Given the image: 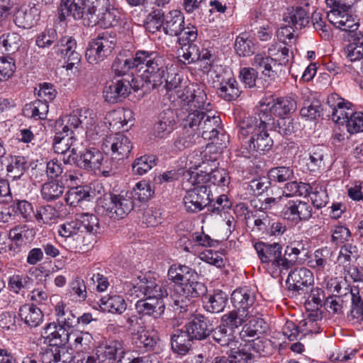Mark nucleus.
Returning a JSON list of instances; mask_svg holds the SVG:
<instances>
[{"label":"nucleus","mask_w":363,"mask_h":363,"mask_svg":"<svg viewBox=\"0 0 363 363\" xmlns=\"http://www.w3.org/2000/svg\"><path fill=\"white\" fill-rule=\"evenodd\" d=\"M177 91L181 101L178 116L182 121V124L184 123L189 114H201L203 112L213 111V105L208 100L207 94L203 86L197 84H189L182 90Z\"/></svg>","instance_id":"1"},{"label":"nucleus","mask_w":363,"mask_h":363,"mask_svg":"<svg viewBox=\"0 0 363 363\" xmlns=\"http://www.w3.org/2000/svg\"><path fill=\"white\" fill-rule=\"evenodd\" d=\"M135 69H143L142 74L145 82L156 88L161 85L165 68L166 59L159 52L147 50H138L132 57Z\"/></svg>","instance_id":"2"},{"label":"nucleus","mask_w":363,"mask_h":363,"mask_svg":"<svg viewBox=\"0 0 363 363\" xmlns=\"http://www.w3.org/2000/svg\"><path fill=\"white\" fill-rule=\"evenodd\" d=\"M182 125L197 133V137L201 135L203 139L209 140L216 138L222 130L220 116L212 111L201 114H189Z\"/></svg>","instance_id":"3"},{"label":"nucleus","mask_w":363,"mask_h":363,"mask_svg":"<svg viewBox=\"0 0 363 363\" xmlns=\"http://www.w3.org/2000/svg\"><path fill=\"white\" fill-rule=\"evenodd\" d=\"M254 248L261 263L272 277H278L287 271L281 244L257 242Z\"/></svg>","instance_id":"4"},{"label":"nucleus","mask_w":363,"mask_h":363,"mask_svg":"<svg viewBox=\"0 0 363 363\" xmlns=\"http://www.w3.org/2000/svg\"><path fill=\"white\" fill-rule=\"evenodd\" d=\"M102 213L113 219H122L134 208L133 193L121 191L120 194H106L99 201Z\"/></svg>","instance_id":"5"},{"label":"nucleus","mask_w":363,"mask_h":363,"mask_svg":"<svg viewBox=\"0 0 363 363\" xmlns=\"http://www.w3.org/2000/svg\"><path fill=\"white\" fill-rule=\"evenodd\" d=\"M117 43L116 35L113 31L99 33L88 44L85 57L90 65H99L110 56Z\"/></svg>","instance_id":"6"},{"label":"nucleus","mask_w":363,"mask_h":363,"mask_svg":"<svg viewBox=\"0 0 363 363\" xmlns=\"http://www.w3.org/2000/svg\"><path fill=\"white\" fill-rule=\"evenodd\" d=\"M164 286L160 281L155 279L147 277L146 275L139 276L130 281H125L123 284V289L125 294L135 298H145L150 294L161 296V288Z\"/></svg>","instance_id":"7"},{"label":"nucleus","mask_w":363,"mask_h":363,"mask_svg":"<svg viewBox=\"0 0 363 363\" xmlns=\"http://www.w3.org/2000/svg\"><path fill=\"white\" fill-rule=\"evenodd\" d=\"M133 148L130 140L123 133L107 136L103 141L102 149L112 160L123 161L128 157Z\"/></svg>","instance_id":"8"},{"label":"nucleus","mask_w":363,"mask_h":363,"mask_svg":"<svg viewBox=\"0 0 363 363\" xmlns=\"http://www.w3.org/2000/svg\"><path fill=\"white\" fill-rule=\"evenodd\" d=\"M189 182L194 188L189 190L184 196V205L188 212L196 213L207 206L208 202L212 201L213 199L211 197L212 195L209 186L194 184L191 181V177Z\"/></svg>","instance_id":"9"},{"label":"nucleus","mask_w":363,"mask_h":363,"mask_svg":"<svg viewBox=\"0 0 363 363\" xmlns=\"http://www.w3.org/2000/svg\"><path fill=\"white\" fill-rule=\"evenodd\" d=\"M160 291V294H162L161 296L150 294L145 299L141 298L135 303V308L140 316L148 315L156 319L162 315L165 310L163 298L167 296L168 293L164 286H162Z\"/></svg>","instance_id":"10"},{"label":"nucleus","mask_w":363,"mask_h":363,"mask_svg":"<svg viewBox=\"0 0 363 363\" xmlns=\"http://www.w3.org/2000/svg\"><path fill=\"white\" fill-rule=\"evenodd\" d=\"M333 263V250L325 247L314 252L308 266L315 271L318 280L325 281L331 275Z\"/></svg>","instance_id":"11"},{"label":"nucleus","mask_w":363,"mask_h":363,"mask_svg":"<svg viewBox=\"0 0 363 363\" xmlns=\"http://www.w3.org/2000/svg\"><path fill=\"white\" fill-rule=\"evenodd\" d=\"M267 130L262 129L254 136H251L246 144L242 145L240 150L242 157L247 159L255 158L258 154H264L271 150L274 141Z\"/></svg>","instance_id":"12"},{"label":"nucleus","mask_w":363,"mask_h":363,"mask_svg":"<svg viewBox=\"0 0 363 363\" xmlns=\"http://www.w3.org/2000/svg\"><path fill=\"white\" fill-rule=\"evenodd\" d=\"M85 18L86 26L108 28L116 26L120 20V12L114 8L97 10L94 5L93 10L88 11Z\"/></svg>","instance_id":"13"},{"label":"nucleus","mask_w":363,"mask_h":363,"mask_svg":"<svg viewBox=\"0 0 363 363\" xmlns=\"http://www.w3.org/2000/svg\"><path fill=\"white\" fill-rule=\"evenodd\" d=\"M94 4H87L86 0H61L58 18L64 21L68 16L73 17L75 20H82L84 26H86L85 18L88 11L94 9Z\"/></svg>","instance_id":"14"},{"label":"nucleus","mask_w":363,"mask_h":363,"mask_svg":"<svg viewBox=\"0 0 363 363\" xmlns=\"http://www.w3.org/2000/svg\"><path fill=\"white\" fill-rule=\"evenodd\" d=\"M314 278L311 271L306 267L296 268L292 270L286 279L289 291L294 296L304 295L306 296L308 287L313 283Z\"/></svg>","instance_id":"15"},{"label":"nucleus","mask_w":363,"mask_h":363,"mask_svg":"<svg viewBox=\"0 0 363 363\" xmlns=\"http://www.w3.org/2000/svg\"><path fill=\"white\" fill-rule=\"evenodd\" d=\"M313 208L306 201L299 199L289 201L283 208L281 215L294 225H297L302 221H306L312 217Z\"/></svg>","instance_id":"16"},{"label":"nucleus","mask_w":363,"mask_h":363,"mask_svg":"<svg viewBox=\"0 0 363 363\" xmlns=\"http://www.w3.org/2000/svg\"><path fill=\"white\" fill-rule=\"evenodd\" d=\"M330 23L341 30L354 32L359 28L356 16L351 13V6L345 5L335 10H330L327 15Z\"/></svg>","instance_id":"17"},{"label":"nucleus","mask_w":363,"mask_h":363,"mask_svg":"<svg viewBox=\"0 0 363 363\" xmlns=\"http://www.w3.org/2000/svg\"><path fill=\"white\" fill-rule=\"evenodd\" d=\"M65 133L57 130L53 139V149L55 152L65 156L68 154L67 158L64 157L65 163H72L76 162V156L78 153V147L77 139L74 136L68 137V134L63 135Z\"/></svg>","instance_id":"18"},{"label":"nucleus","mask_w":363,"mask_h":363,"mask_svg":"<svg viewBox=\"0 0 363 363\" xmlns=\"http://www.w3.org/2000/svg\"><path fill=\"white\" fill-rule=\"evenodd\" d=\"M42 363H70L73 359L71 350L65 346L50 343L39 352Z\"/></svg>","instance_id":"19"},{"label":"nucleus","mask_w":363,"mask_h":363,"mask_svg":"<svg viewBox=\"0 0 363 363\" xmlns=\"http://www.w3.org/2000/svg\"><path fill=\"white\" fill-rule=\"evenodd\" d=\"M132 85L128 79H114L108 83L104 89L105 100L110 103H116L125 99L131 91Z\"/></svg>","instance_id":"20"},{"label":"nucleus","mask_w":363,"mask_h":363,"mask_svg":"<svg viewBox=\"0 0 363 363\" xmlns=\"http://www.w3.org/2000/svg\"><path fill=\"white\" fill-rule=\"evenodd\" d=\"M173 109L167 108L163 110L158 116L157 120L153 127V135L157 138H167L176 128L177 118Z\"/></svg>","instance_id":"21"},{"label":"nucleus","mask_w":363,"mask_h":363,"mask_svg":"<svg viewBox=\"0 0 363 363\" xmlns=\"http://www.w3.org/2000/svg\"><path fill=\"white\" fill-rule=\"evenodd\" d=\"M184 328L194 340H201L206 339L212 331V324L210 320L202 314H195L184 326Z\"/></svg>","instance_id":"22"},{"label":"nucleus","mask_w":363,"mask_h":363,"mask_svg":"<svg viewBox=\"0 0 363 363\" xmlns=\"http://www.w3.org/2000/svg\"><path fill=\"white\" fill-rule=\"evenodd\" d=\"M230 177L228 173L225 169H216L208 173L201 170L199 172H192L191 174V181L196 184L209 186L211 183L217 186H225L229 184Z\"/></svg>","instance_id":"23"},{"label":"nucleus","mask_w":363,"mask_h":363,"mask_svg":"<svg viewBox=\"0 0 363 363\" xmlns=\"http://www.w3.org/2000/svg\"><path fill=\"white\" fill-rule=\"evenodd\" d=\"M125 349L120 341H114L104 347H99L96 352L98 363L121 362L124 358Z\"/></svg>","instance_id":"24"},{"label":"nucleus","mask_w":363,"mask_h":363,"mask_svg":"<svg viewBox=\"0 0 363 363\" xmlns=\"http://www.w3.org/2000/svg\"><path fill=\"white\" fill-rule=\"evenodd\" d=\"M309 4L306 3L305 7L292 6L287 9L284 14V21L296 30L306 27L309 23V11L307 7Z\"/></svg>","instance_id":"25"},{"label":"nucleus","mask_w":363,"mask_h":363,"mask_svg":"<svg viewBox=\"0 0 363 363\" xmlns=\"http://www.w3.org/2000/svg\"><path fill=\"white\" fill-rule=\"evenodd\" d=\"M308 252L307 240H298L290 242L286 247L284 254L286 270L288 271L297 263L301 255L307 256Z\"/></svg>","instance_id":"26"},{"label":"nucleus","mask_w":363,"mask_h":363,"mask_svg":"<svg viewBox=\"0 0 363 363\" xmlns=\"http://www.w3.org/2000/svg\"><path fill=\"white\" fill-rule=\"evenodd\" d=\"M251 64L257 72L259 71L263 76L270 79H275L279 76L277 66L269 54L268 55L264 52L256 54Z\"/></svg>","instance_id":"27"},{"label":"nucleus","mask_w":363,"mask_h":363,"mask_svg":"<svg viewBox=\"0 0 363 363\" xmlns=\"http://www.w3.org/2000/svg\"><path fill=\"white\" fill-rule=\"evenodd\" d=\"M40 19L39 9L35 6H21L14 14L15 24L24 29L34 26Z\"/></svg>","instance_id":"28"},{"label":"nucleus","mask_w":363,"mask_h":363,"mask_svg":"<svg viewBox=\"0 0 363 363\" xmlns=\"http://www.w3.org/2000/svg\"><path fill=\"white\" fill-rule=\"evenodd\" d=\"M104 155L101 151L95 147H89L81 153L79 158L76 159L77 165L85 169H101L103 166Z\"/></svg>","instance_id":"29"},{"label":"nucleus","mask_w":363,"mask_h":363,"mask_svg":"<svg viewBox=\"0 0 363 363\" xmlns=\"http://www.w3.org/2000/svg\"><path fill=\"white\" fill-rule=\"evenodd\" d=\"M60 53L67 58V69H72L81 60V55L76 51L77 42L72 37L65 36L60 40Z\"/></svg>","instance_id":"30"},{"label":"nucleus","mask_w":363,"mask_h":363,"mask_svg":"<svg viewBox=\"0 0 363 363\" xmlns=\"http://www.w3.org/2000/svg\"><path fill=\"white\" fill-rule=\"evenodd\" d=\"M256 299L255 291L249 286L240 287L235 289L230 297L234 308H240L249 311Z\"/></svg>","instance_id":"31"},{"label":"nucleus","mask_w":363,"mask_h":363,"mask_svg":"<svg viewBox=\"0 0 363 363\" xmlns=\"http://www.w3.org/2000/svg\"><path fill=\"white\" fill-rule=\"evenodd\" d=\"M315 324L312 320H302L299 325L291 320L286 322L282 328L283 335L290 341H294L299 338V336H305L307 333H313L311 327ZM301 339V337H300Z\"/></svg>","instance_id":"32"},{"label":"nucleus","mask_w":363,"mask_h":363,"mask_svg":"<svg viewBox=\"0 0 363 363\" xmlns=\"http://www.w3.org/2000/svg\"><path fill=\"white\" fill-rule=\"evenodd\" d=\"M194 340L190 335L183 328L174 330L171 335V346L173 352L179 355H186L191 348V342Z\"/></svg>","instance_id":"33"},{"label":"nucleus","mask_w":363,"mask_h":363,"mask_svg":"<svg viewBox=\"0 0 363 363\" xmlns=\"http://www.w3.org/2000/svg\"><path fill=\"white\" fill-rule=\"evenodd\" d=\"M184 16L179 10L169 11L164 18L163 30L170 36H178L184 29Z\"/></svg>","instance_id":"34"},{"label":"nucleus","mask_w":363,"mask_h":363,"mask_svg":"<svg viewBox=\"0 0 363 363\" xmlns=\"http://www.w3.org/2000/svg\"><path fill=\"white\" fill-rule=\"evenodd\" d=\"M18 315L25 324L30 328L38 327L43 320L42 311L33 303H26L21 306L18 311Z\"/></svg>","instance_id":"35"},{"label":"nucleus","mask_w":363,"mask_h":363,"mask_svg":"<svg viewBox=\"0 0 363 363\" xmlns=\"http://www.w3.org/2000/svg\"><path fill=\"white\" fill-rule=\"evenodd\" d=\"M196 279L197 277H191L189 281H184L177 285L175 288L176 294L190 298L204 294L206 292L205 285Z\"/></svg>","instance_id":"36"},{"label":"nucleus","mask_w":363,"mask_h":363,"mask_svg":"<svg viewBox=\"0 0 363 363\" xmlns=\"http://www.w3.org/2000/svg\"><path fill=\"white\" fill-rule=\"evenodd\" d=\"M80 125L86 129V136L91 140H96L98 137V132L96 128V116L93 111L86 108L77 109Z\"/></svg>","instance_id":"37"},{"label":"nucleus","mask_w":363,"mask_h":363,"mask_svg":"<svg viewBox=\"0 0 363 363\" xmlns=\"http://www.w3.org/2000/svg\"><path fill=\"white\" fill-rule=\"evenodd\" d=\"M76 220L79 226L81 235L83 233H88V239L91 240L89 242L91 244L95 241L93 235L98 233L99 229V223L98 218L94 214L82 213L77 215Z\"/></svg>","instance_id":"38"},{"label":"nucleus","mask_w":363,"mask_h":363,"mask_svg":"<svg viewBox=\"0 0 363 363\" xmlns=\"http://www.w3.org/2000/svg\"><path fill=\"white\" fill-rule=\"evenodd\" d=\"M55 314L60 328L66 330L72 328L77 325V316L67 308V304L64 301L57 303L55 306Z\"/></svg>","instance_id":"39"},{"label":"nucleus","mask_w":363,"mask_h":363,"mask_svg":"<svg viewBox=\"0 0 363 363\" xmlns=\"http://www.w3.org/2000/svg\"><path fill=\"white\" fill-rule=\"evenodd\" d=\"M99 306L104 312L122 314L127 308V303L121 296L106 295L100 299Z\"/></svg>","instance_id":"40"},{"label":"nucleus","mask_w":363,"mask_h":363,"mask_svg":"<svg viewBox=\"0 0 363 363\" xmlns=\"http://www.w3.org/2000/svg\"><path fill=\"white\" fill-rule=\"evenodd\" d=\"M250 318L249 311L240 308L225 313L221 317V323L232 330L242 325Z\"/></svg>","instance_id":"41"},{"label":"nucleus","mask_w":363,"mask_h":363,"mask_svg":"<svg viewBox=\"0 0 363 363\" xmlns=\"http://www.w3.org/2000/svg\"><path fill=\"white\" fill-rule=\"evenodd\" d=\"M28 169V160L22 155H10L6 166L7 176L13 180L21 179Z\"/></svg>","instance_id":"42"},{"label":"nucleus","mask_w":363,"mask_h":363,"mask_svg":"<svg viewBox=\"0 0 363 363\" xmlns=\"http://www.w3.org/2000/svg\"><path fill=\"white\" fill-rule=\"evenodd\" d=\"M212 337L218 344L222 347H237L238 340L234 332L227 326L221 323L214 330L212 329Z\"/></svg>","instance_id":"43"},{"label":"nucleus","mask_w":363,"mask_h":363,"mask_svg":"<svg viewBox=\"0 0 363 363\" xmlns=\"http://www.w3.org/2000/svg\"><path fill=\"white\" fill-rule=\"evenodd\" d=\"M344 54L351 62L363 57V33L359 32L352 37V40L344 48Z\"/></svg>","instance_id":"44"},{"label":"nucleus","mask_w":363,"mask_h":363,"mask_svg":"<svg viewBox=\"0 0 363 363\" xmlns=\"http://www.w3.org/2000/svg\"><path fill=\"white\" fill-rule=\"evenodd\" d=\"M253 116L256 118L261 129L269 130L274 125L275 115L271 108L270 103L267 104H260L255 109Z\"/></svg>","instance_id":"45"},{"label":"nucleus","mask_w":363,"mask_h":363,"mask_svg":"<svg viewBox=\"0 0 363 363\" xmlns=\"http://www.w3.org/2000/svg\"><path fill=\"white\" fill-rule=\"evenodd\" d=\"M228 295L221 290H215L212 294L206 296L205 309L212 313L222 312L228 301Z\"/></svg>","instance_id":"46"},{"label":"nucleus","mask_w":363,"mask_h":363,"mask_svg":"<svg viewBox=\"0 0 363 363\" xmlns=\"http://www.w3.org/2000/svg\"><path fill=\"white\" fill-rule=\"evenodd\" d=\"M264 325L265 322L262 318L250 319L248 323L243 325L239 333L240 337L245 344H248L252 340L259 337L258 335L261 333Z\"/></svg>","instance_id":"47"},{"label":"nucleus","mask_w":363,"mask_h":363,"mask_svg":"<svg viewBox=\"0 0 363 363\" xmlns=\"http://www.w3.org/2000/svg\"><path fill=\"white\" fill-rule=\"evenodd\" d=\"M241 91L238 86V83L234 77H230L226 81H223L218 89V94L220 98L231 101L236 100Z\"/></svg>","instance_id":"48"},{"label":"nucleus","mask_w":363,"mask_h":363,"mask_svg":"<svg viewBox=\"0 0 363 363\" xmlns=\"http://www.w3.org/2000/svg\"><path fill=\"white\" fill-rule=\"evenodd\" d=\"M191 277H197V274L193 269L186 265L173 264L168 270L169 279L177 285L189 281Z\"/></svg>","instance_id":"49"},{"label":"nucleus","mask_w":363,"mask_h":363,"mask_svg":"<svg viewBox=\"0 0 363 363\" xmlns=\"http://www.w3.org/2000/svg\"><path fill=\"white\" fill-rule=\"evenodd\" d=\"M64 191V185L57 181L46 182L40 189L41 197L47 202L58 199L62 196Z\"/></svg>","instance_id":"50"},{"label":"nucleus","mask_w":363,"mask_h":363,"mask_svg":"<svg viewBox=\"0 0 363 363\" xmlns=\"http://www.w3.org/2000/svg\"><path fill=\"white\" fill-rule=\"evenodd\" d=\"M235 50L240 57H248L254 54L255 44L254 40L247 33H242L237 36L235 42Z\"/></svg>","instance_id":"51"},{"label":"nucleus","mask_w":363,"mask_h":363,"mask_svg":"<svg viewBox=\"0 0 363 363\" xmlns=\"http://www.w3.org/2000/svg\"><path fill=\"white\" fill-rule=\"evenodd\" d=\"M271 108L275 116H282L294 112L296 109V101L289 97L278 98L274 102L270 104Z\"/></svg>","instance_id":"52"},{"label":"nucleus","mask_w":363,"mask_h":363,"mask_svg":"<svg viewBox=\"0 0 363 363\" xmlns=\"http://www.w3.org/2000/svg\"><path fill=\"white\" fill-rule=\"evenodd\" d=\"M325 147L322 145H315L309 150V157L307 166L310 171L315 172L325 166Z\"/></svg>","instance_id":"53"},{"label":"nucleus","mask_w":363,"mask_h":363,"mask_svg":"<svg viewBox=\"0 0 363 363\" xmlns=\"http://www.w3.org/2000/svg\"><path fill=\"white\" fill-rule=\"evenodd\" d=\"M48 111V105L42 100H36L33 103L26 104L23 108L24 116L35 120L45 118Z\"/></svg>","instance_id":"54"},{"label":"nucleus","mask_w":363,"mask_h":363,"mask_svg":"<svg viewBox=\"0 0 363 363\" xmlns=\"http://www.w3.org/2000/svg\"><path fill=\"white\" fill-rule=\"evenodd\" d=\"M90 197L87 186H77L70 189L65 194V201L71 206H76L80 201L88 200Z\"/></svg>","instance_id":"55"},{"label":"nucleus","mask_w":363,"mask_h":363,"mask_svg":"<svg viewBox=\"0 0 363 363\" xmlns=\"http://www.w3.org/2000/svg\"><path fill=\"white\" fill-rule=\"evenodd\" d=\"M134 65L132 58L123 59L116 57L112 64L111 69L116 76L133 81V74H129V71L135 68Z\"/></svg>","instance_id":"56"},{"label":"nucleus","mask_w":363,"mask_h":363,"mask_svg":"<svg viewBox=\"0 0 363 363\" xmlns=\"http://www.w3.org/2000/svg\"><path fill=\"white\" fill-rule=\"evenodd\" d=\"M268 54L270 55L277 68L282 65H286L289 62V50L285 45L274 43L268 48Z\"/></svg>","instance_id":"57"},{"label":"nucleus","mask_w":363,"mask_h":363,"mask_svg":"<svg viewBox=\"0 0 363 363\" xmlns=\"http://www.w3.org/2000/svg\"><path fill=\"white\" fill-rule=\"evenodd\" d=\"M245 348L255 356L265 357L270 354V341L262 337H257L248 344L245 345Z\"/></svg>","instance_id":"58"},{"label":"nucleus","mask_w":363,"mask_h":363,"mask_svg":"<svg viewBox=\"0 0 363 363\" xmlns=\"http://www.w3.org/2000/svg\"><path fill=\"white\" fill-rule=\"evenodd\" d=\"M21 36L16 33H8L0 36V47L9 54L16 52L21 46Z\"/></svg>","instance_id":"59"},{"label":"nucleus","mask_w":363,"mask_h":363,"mask_svg":"<svg viewBox=\"0 0 363 363\" xmlns=\"http://www.w3.org/2000/svg\"><path fill=\"white\" fill-rule=\"evenodd\" d=\"M311 189V186L309 184L294 181L285 184L284 193L286 197L306 196L309 194Z\"/></svg>","instance_id":"60"},{"label":"nucleus","mask_w":363,"mask_h":363,"mask_svg":"<svg viewBox=\"0 0 363 363\" xmlns=\"http://www.w3.org/2000/svg\"><path fill=\"white\" fill-rule=\"evenodd\" d=\"M353 112L352 104L345 100L344 104H341L332 111V120L337 124L343 125L347 123Z\"/></svg>","instance_id":"61"},{"label":"nucleus","mask_w":363,"mask_h":363,"mask_svg":"<svg viewBox=\"0 0 363 363\" xmlns=\"http://www.w3.org/2000/svg\"><path fill=\"white\" fill-rule=\"evenodd\" d=\"M312 203L316 208H322L328 202V196L325 187L320 185L311 186L309 194Z\"/></svg>","instance_id":"62"},{"label":"nucleus","mask_w":363,"mask_h":363,"mask_svg":"<svg viewBox=\"0 0 363 363\" xmlns=\"http://www.w3.org/2000/svg\"><path fill=\"white\" fill-rule=\"evenodd\" d=\"M311 21L314 28L324 40H329L332 36L330 25L323 21V15L320 12L314 11L311 16Z\"/></svg>","instance_id":"63"},{"label":"nucleus","mask_w":363,"mask_h":363,"mask_svg":"<svg viewBox=\"0 0 363 363\" xmlns=\"http://www.w3.org/2000/svg\"><path fill=\"white\" fill-rule=\"evenodd\" d=\"M35 218L41 224H50L55 223L59 217V213L52 206L47 205L40 207L36 212Z\"/></svg>","instance_id":"64"}]
</instances>
